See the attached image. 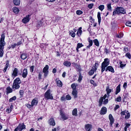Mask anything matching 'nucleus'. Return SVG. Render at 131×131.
<instances>
[{
	"label": "nucleus",
	"instance_id": "obj_62",
	"mask_svg": "<svg viewBox=\"0 0 131 131\" xmlns=\"http://www.w3.org/2000/svg\"><path fill=\"white\" fill-rule=\"evenodd\" d=\"M123 88L124 89H126V88H127V83L126 82H125L123 84Z\"/></svg>",
	"mask_w": 131,
	"mask_h": 131
},
{
	"label": "nucleus",
	"instance_id": "obj_56",
	"mask_svg": "<svg viewBox=\"0 0 131 131\" xmlns=\"http://www.w3.org/2000/svg\"><path fill=\"white\" fill-rule=\"evenodd\" d=\"M6 112H7L8 113H11V112H12V108H8L6 110Z\"/></svg>",
	"mask_w": 131,
	"mask_h": 131
},
{
	"label": "nucleus",
	"instance_id": "obj_14",
	"mask_svg": "<svg viewBox=\"0 0 131 131\" xmlns=\"http://www.w3.org/2000/svg\"><path fill=\"white\" fill-rule=\"evenodd\" d=\"M49 124L50 125H52V126H55L56 125V122H55V120L53 118H51L49 121Z\"/></svg>",
	"mask_w": 131,
	"mask_h": 131
},
{
	"label": "nucleus",
	"instance_id": "obj_28",
	"mask_svg": "<svg viewBox=\"0 0 131 131\" xmlns=\"http://www.w3.org/2000/svg\"><path fill=\"white\" fill-rule=\"evenodd\" d=\"M82 47H83V45H82V43H78L77 44V46L76 48L77 52H79V50H78V49H80V48H82Z\"/></svg>",
	"mask_w": 131,
	"mask_h": 131
},
{
	"label": "nucleus",
	"instance_id": "obj_22",
	"mask_svg": "<svg viewBox=\"0 0 131 131\" xmlns=\"http://www.w3.org/2000/svg\"><path fill=\"white\" fill-rule=\"evenodd\" d=\"M77 90H73L72 94L73 95L74 98H75V99H76V98H77Z\"/></svg>",
	"mask_w": 131,
	"mask_h": 131
},
{
	"label": "nucleus",
	"instance_id": "obj_59",
	"mask_svg": "<svg viewBox=\"0 0 131 131\" xmlns=\"http://www.w3.org/2000/svg\"><path fill=\"white\" fill-rule=\"evenodd\" d=\"M66 99V100H71V96H70V95H67Z\"/></svg>",
	"mask_w": 131,
	"mask_h": 131
},
{
	"label": "nucleus",
	"instance_id": "obj_29",
	"mask_svg": "<svg viewBox=\"0 0 131 131\" xmlns=\"http://www.w3.org/2000/svg\"><path fill=\"white\" fill-rule=\"evenodd\" d=\"M63 65L67 67H70V66H71V62L69 61H64L63 62Z\"/></svg>",
	"mask_w": 131,
	"mask_h": 131
},
{
	"label": "nucleus",
	"instance_id": "obj_33",
	"mask_svg": "<svg viewBox=\"0 0 131 131\" xmlns=\"http://www.w3.org/2000/svg\"><path fill=\"white\" fill-rule=\"evenodd\" d=\"M13 2L15 6H19L20 5V0H13Z\"/></svg>",
	"mask_w": 131,
	"mask_h": 131
},
{
	"label": "nucleus",
	"instance_id": "obj_23",
	"mask_svg": "<svg viewBox=\"0 0 131 131\" xmlns=\"http://www.w3.org/2000/svg\"><path fill=\"white\" fill-rule=\"evenodd\" d=\"M9 60H7L6 62L5 67L4 69V72H7V69L9 68Z\"/></svg>",
	"mask_w": 131,
	"mask_h": 131
},
{
	"label": "nucleus",
	"instance_id": "obj_57",
	"mask_svg": "<svg viewBox=\"0 0 131 131\" xmlns=\"http://www.w3.org/2000/svg\"><path fill=\"white\" fill-rule=\"evenodd\" d=\"M26 106H27V107L28 108H31V107H33V105H32V104H29V103L26 104Z\"/></svg>",
	"mask_w": 131,
	"mask_h": 131
},
{
	"label": "nucleus",
	"instance_id": "obj_63",
	"mask_svg": "<svg viewBox=\"0 0 131 131\" xmlns=\"http://www.w3.org/2000/svg\"><path fill=\"white\" fill-rule=\"evenodd\" d=\"M57 130H59V127H57V128H54L52 129V131H57Z\"/></svg>",
	"mask_w": 131,
	"mask_h": 131
},
{
	"label": "nucleus",
	"instance_id": "obj_8",
	"mask_svg": "<svg viewBox=\"0 0 131 131\" xmlns=\"http://www.w3.org/2000/svg\"><path fill=\"white\" fill-rule=\"evenodd\" d=\"M30 21V15H27L24 19H22L23 23L26 24V23H28V21Z\"/></svg>",
	"mask_w": 131,
	"mask_h": 131
},
{
	"label": "nucleus",
	"instance_id": "obj_50",
	"mask_svg": "<svg viewBox=\"0 0 131 131\" xmlns=\"http://www.w3.org/2000/svg\"><path fill=\"white\" fill-rule=\"evenodd\" d=\"M116 102H121V97L119 96L117 98L115 99Z\"/></svg>",
	"mask_w": 131,
	"mask_h": 131
},
{
	"label": "nucleus",
	"instance_id": "obj_61",
	"mask_svg": "<svg viewBox=\"0 0 131 131\" xmlns=\"http://www.w3.org/2000/svg\"><path fill=\"white\" fill-rule=\"evenodd\" d=\"M124 52L125 53H127V52H128V48H124Z\"/></svg>",
	"mask_w": 131,
	"mask_h": 131
},
{
	"label": "nucleus",
	"instance_id": "obj_32",
	"mask_svg": "<svg viewBox=\"0 0 131 131\" xmlns=\"http://www.w3.org/2000/svg\"><path fill=\"white\" fill-rule=\"evenodd\" d=\"M120 93V84H119L116 88V95H117Z\"/></svg>",
	"mask_w": 131,
	"mask_h": 131
},
{
	"label": "nucleus",
	"instance_id": "obj_13",
	"mask_svg": "<svg viewBox=\"0 0 131 131\" xmlns=\"http://www.w3.org/2000/svg\"><path fill=\"white\" fill-rule=\"evenodd\" d=\"M106 97H107V94H105L104 95L103 97H101V98L99 100V107H101V106H102V104H103V100H105V99H106Z\"/></svg>",
	"mask_w": 131,
	"mask_h": 131
},
{
	"label": "nucleus",
	"instance_id": "obj_35",
	"mask_svg": "<svg viewBox=\"0 0 131 131\" xmlns=\"http://www.w3.org/2000/svg\"><path fill=\"white\" fill-rule=\"evenodd\" d=\"M71 86L73 91V90H76V87L77 86V84H76V83H73V84H72Z\"/></svg>",
	"mask_w": 131,
	"mask_h": 131
},
{
	"label": "nucleus",
	"instance_id": "obj_4",
	"mask_svg": "<svg viewBox=\"0 0 131 131\" xmlns=\"http://www.w3.org/2000/svg\"><path fill=\"white\" fill-rule=\"evenodd\" d=\"M110 60L108 58H105L104 61L101 64V73H103L105 71V68L109 65Z\"/></svg>",
	"mask_w": 131,
	"mask_h": 131
},
{
	"label": "nucleus",
	"instance_id": "obj_24",
	"mask_svg": "<svg viewBox=\"0 0 131 131\" xmlns=\"http://www.w3.org/2000/svg\"><path fill=\"white\" fill-rule=\"evenodd\" d=\"M7 94H10L11 93H13V89L11 88V87L8 86L6 89Z\"/></svg>",
	"mask_w": 131,
	"mask_h": 131
},
{
	"label": "nucleus",
	"instance_id": "obj_60",
	"mask_svg": "<svg viewBox=\"0 0 131 131\" xmlns=\"http://www.w3.org/2000/svg\"><path fill=\"white\" fill-rule=\"evenodd\" d=\"M108 101L109 100H108V98L105 99V100L103 101V104H104V105H106V104H107Z\"/></svg>",
	"mask_w": 131,
	"mask_h": 131
},
{
	"label": "nucleus",
	"instance_id": "obj_25",
	"mask_svg": "<svg viewBox=\"0 0 131 131\" xmlns=\"http://www.w3.org/2000/svg\"><path fill=\"white\" fill-rule=\"evenodd\" d=\"M82 34V30H81V27H80L78 29V30L77 31V35H78V36H80V35H81V34Z\"/></svg>",
	"mask_w": 131,
	"mask_h": 131
},
{
	"label": "nucleus",
	"instance_id": "obj_5",
	"mask_svg": "<svg viewBox=\"0 0 131 131\" xmlns=\"http://www.w3.org/2000/svg\"><path fill=\"white\" fill-rule=\"evenodd\" d=\"M45 98L46 100H54L53 95L51 94V91L48 90L45 94Z\"/></svg>",
	"mask_w": 131,
	"mask_h": 131
},
{
	"label": "nucleus",
	"instance_id": "obj_41",
	"mask_svg": "<svg viewBox=\"0 0 131 131\" xmlns=\"http://www.w3.org/2000/svg\"><path fill=\"white\" fill-rule=\"evenodd\" d=\"M17 99V97L16 96H13V97L9 99V102H13V101H15Z\"/></svg>",
	"mask_w": 131,
	"mask_h": 131
},
{
	"label": "nucleus",
	"instance_id": "obj_55",
	"mask_svg": "<svg viewBox=\"0 0 131 131\" xmlns=\"http://www.w3.org/2000/svg\"><path fill=\"white\" fill-rule=\"evenodd\" d=\"M93 7H94V4H90L88 5L89 9H92Z\"/></svg>",
	"mask_w": 131,
	"mask_h": 131
},
{
	"label": "nucleus",
	"instance_id": "obj_47",
	"mask_svg": "<svg viewBox=\"0 0 131 131\" xmlns=\"http://www.w3.org/2000/svg\"><path fill=\"white\" fill-rule=\"evenodd\" d=\"M125 57H126V58H128V59H130L131 58V55L130 53H127L125 54Z\"/></svg>",
	"mask_w": 131,
	"mask_h": 131
},
{
	"label": "nucleus",
	"instance_id": "obj_38",
	"mask_svg": "<svg viewBox=\"0 0 131 131\" xmlns=\"http://www.w3.org/2000/svg\"><path fill=\"white\" fill-rule=\"evenodd\" d=\"M130 126V124L126 123L125 126L124 127V131H127V129H128V127Z\"/></svg>",
	"mask_w": 131,
	"mask_h": 131
},
{
	"label": "nucleus",
	"instance_id": "obj_6",
	"mask_svg": "<svg viewBox=\"0 0 131 131\" xmlns=\"http://www.w3.org/2000/svg\"><path fill=\"white\" fill-rule=\"evenodd\" d=\"M49 65H46L43 69V73H44V77H47L49 74Z\"/></svg>",
	"mask_w": 131,
	"mask_h": 131
},
{
	"label": "nucleus",
	"instance_id": "obj_12",
	"mask_svg": "<svg viewBox=\"0 0 131 131\" xmlns=\"http://www.w3.org/2000/svg\"><path fill=\"white\" fill-rule=\"evenodd\" d=\"M28 75V71L27 70V69H24L23 73L21 74L22 77L24 78H26L27 77V75Z\"/></svg>",
	"mask_w": 131,
	"mask_h": 131
},
{
	"label": "nucleus",
	"instance_id": "obj_3",
	"mask_svg": "<svg viewBox=\"0 0 131 131\" xmlns=\"http://www.w3.org/2000/svg\"><path fill=\"white\" fill-rule=\"evenodd\" d=\"M21 84V80L19 78H17L14 80L12 89L13 90H19L20 89V84Z\"/></svg>",
	"mask_w": 131,
	"mask_h": 131
},
{
	"label": "nucleus",
	"instance_id": "obj_42",
	"mask_svg": "<svg viewBox=\"0 0 131 131\" xmlns=\"http://www.w3.org/2000/svg\"><path fill=\"white\" fill-rule=\"evenodd\" d=\"M119 64H120V67L121 68H123V67H125V65H126V64L123 63V62H122V61H120Z\"/></svg>",
	"mask_w": 131,
	"mask_h": 131
},
{
	"label": "nucleus",
	"instance_id": "obj_27",
	"mask_svg": "<svg viewBox=\"0 0 131 131\" xmlns=\"http://www.w3.org/2000/svg\"><path fill=\"white\" fill-rule=\"evenodd\" d=\"M96 71H97V70H95V69L92 68L91 70L89 72V75H93L94 74V73H95V72H96Z\"/></svg>",
	"mask_w": 131,
	"mask_h": 131
},
{
	"label": "nucleus",
	"instance_id": "obj_26",
	"mask_svg": "<svg viewBox=\"0 0 131 131\" xmlns=\"http://www.w3.org/2000/svg\"><path fill=\"white\" fill-rule=\"evenodd\" d=\"M106 91L107 92V96H106L107 98L110 96L109 94H110V93H111V92H112V90L110 89H109V87H107L106 89Z\"/></svg>",
	"mask_w": 131,
	"mask_h": 131
},
{
	"label": "nucleus",
	"instance_id": "obj_39",
	"mask_svg": "<svg viewBox=\"0 0 131 131\" xmlns=\"http://www.w3.org/2000/svg\"><path fill=\"white\" fill-rule=\"evenodd\" d=\"M69 34H70L72 37H75V33L72 31H69Z\"/></svg>",
	"mask_w": 131,
	"mask_h": 131
},
{
	"label": "nucleus",
	"instance_id": "obj_64",
	"mask_svg": "<svg viewBox=\"0 0 131 131\" xmlns=\"http://www.w3.org/2000/svg\"><path fill=\"white\" fill-rule=\"evenodd\" d=\"M119 108V105H116V106L115 107L114 109L115 110H117Z\"/></svg>",
	"mask_w": 131,
	"mask_h": 131
},
{
	"label": "nucleus",
	"instance_id": "obj_36",
	"mask_svg": "<svg viewBox=\"0 0 131 131\" xmlns=\"http://www.w3.org/2000/svg\"><path fill=\"white\" fill-rule=\"evenodd\" d=\"M97 18L98 19V23L100 24L101 23V13L100 12H98Z\"/></svg>",
	"mask_w": 131,
	"mask_h": 131
},
{
	"label": "nucleus",
	"instance_id": "obj_17",
	"mask_svg": "<svg viewBox=\"0 0 131 131\" xmlns=\"http://www.w3.org/2000/svg\"><path fill=\"white\" fill-rule=\"evenodd\" d=\"M56 81L57 86H59V88H62V86H63V83H62L61 80L56 79Z\"/></svg>",
	"mask_w": 131,
	"mask_h": 131
},
{
	"label": "nucleus",
	"instance_id": "obj_45",
	"mask_svg": "<svg viewBox=\"0 0 131 131\" xmlns=\"http://www.w3.org/2000/svg\"><path fill=\"white\" fill-rule=\"evenodd\" d=\"M105 8V7L104 6V5H100L99 6L98 9H99V10H100V11H103V10H104V9Z\"/></svg>",
	"mask_w": 131,
	"mask_h": 131
},
{
	"label": "nucleus",
	"instance_id": "obj_18",
	"mask_svg": "<svg viewBox=\"0 0 131 131\" xmlns=\"http://www.w3.org/2000/svg\"><path fill=\"white\" fill-rule=\"evenodd\" d=\"M60 115L61 116V118L63 119V120H67L68 119V117L64 115L62 112H60Z\"/></svg>",
	"mask_w": 131,
	"mask_h": 131
},
{
	"label": "nucleus",
	"instance_id": "obj_20",
	"mask_svg": "<svg viewBox=\"0 0 131 131\" xmlns=\"http://www.w3.org/2000/svg\"><path fill=\"white\" fill-rule=\"evenodd\" d=\"M27 57H28V55L27 53H22L20 58L22 59V60H25L26 59H27Z\"/></svg>",
	"mask_w": 131,
	"mask_h": 131
},
{
	"label": "nucleus",
	"instance_id": "obj_31",
	"mask_svg": "<svg viewBox=\"0 0 131 131\" xmlns=\"http://www.w3.org/2000/svg\"><path fill=\"white\" fill-rule=\"evenodd\" d=\"M12 10L15 14H18V13H19V9L17 7H13Z\"/></svg>",
	"mask_w": 131,
	"mask_h": 131
},
{
	"label": "nucleus",
	"instance_id": "obj_58",
	"mask_svg": "<svg viewBox=\"0 0 131 131\" xmlns=\"http://www.w3.org/2000/svg\"><path fill=\"white\" fill-rule=\"evenodd\" d=\"M107 9H108L109 11H111V9H112L111 4H108V5H107Z\"/></svg>",
	"mask_w": 131,
	"mask_h": 131
},
{
	"label": "nucleus",
	"instance_id": "obj_10",
	"mask_svg": "<svg viewBox=\"0 0 131 131\" xmlns=\"http://www.w3.org/2000/svg\"><path fill=\"white\" fill-rule=\"evenodd\" d=\"M18 72H19V70H18V69L15 68L12 74V77H17V76H18Z\"/></svg>",
	"mask_w": 131,
	"mask_h": 131
},
{
	"label": "nucleus",
	"instance_id": "obj_11",
	"mask_svg": "<svg viewBox=\"0 0 131 131\" xmlns=\"http://www.w3.org/2000/svg\"><path fill=\"white\" fill-rule=\"evenodd\" d=\"M107 113V108L106 107H102L100 112V114L101 115H105Z\"/></svg>",
	"mask_w": 131,
	"mask_h": 131
},
{
	"label": "nucleus",
	"instance_id": "obj_30",
	"mask_svg": "<svg viewBox=\"0 0 131 131\" xmlns=\"http://www.w3.org/2000/svg\"><path fill=\"white\" fill-rule=\"evenodd\" d=\"M72 115L73 116H77V108H74L72 111Z\"/></svg>",
	"mask_w": 131,
	"mask_h": 131
},
{
	"label": "nucleus",
	"instance_id": "obj_52",
	"mask_svg": "<svg viewBox=\"0 0 131 131\" xmlns=\"http://www.w3.org/2000/svg\"><path fill=\"white\" fill-rule=\"evenodd\" d=\"M126 26H128L129 27H131V22L129 21H128L126 23Z\"/></svg>",
	"mask_w": 131,
	"mask_h": 131
},
{
	"label": "nucleus",
	"instance_id": "obj_40",
	"mask_svg": "<svg viewBox=\"0 0 131 131\" xmlns=\"http://www.w3.org/2000/svg\"><path fill=\"white\" fill-rule=\"evenodd\" d=\"M116 36L118 38H122L123 37V33H120L119 35H116Z\"/></svg>",
	"mask_w": 131,
	"mask_h": 131
},
{
	"label": "nucleus",
	"instance_id": "obj_46",
	"mask_svg": "<svg viewBox=\"0 0 131 131\" xmlns=\"http://www.w3.org/2000/svg\"><path fill=\"white\" fill-rule=\"evenodd\" d=\"M127 112H128V111L125 110L124 111H122V112H121V115L122 116H123L125 115V113L126 114Z\"/></svg>",
	"mask_w": 131,
	"mask_h": 131
},
{
	"label": "nucleus",
	"instance_id": "obj_19",
	"mask_svg": "<svg viewBox=\"0 0 131 131\" xmlns=\"http://www.w3.org/2000/svg\"><path fill=\"white\" fill-rule=\"evenodd\" d=\"M92 128V125L88 124L85 125V129L86 131H91V129Z\"/></svg>",
	"mask_w": 131,
	"mask_h": 131
},
{
	"label": "nucleus",
	"instance_id": "obj_48",
	"mask_svg": "<svg viewBox=\"0 0 131 131\" xmlns=\"http://www.w3.org/2000/svg\"><path fill=\"white\" fill-rule=\"evenodd\" d=\"M90 83H91V84H93L94 86H97V83H96V82H95V81L93 80H90Z\"/></svg>",
	"mask_w": 131,
	"mask_h": 131
},
{
	"label": "nucleus",
	"instance_id": "obj_34",
	"mask_svg": "<svg viewBox=\"0 0 131 131\" xmlns=\"http://www.w3.org/2000/svg\"><path fill=\"white\" fill-rule=\"evenodd\" d=\"M98 67H99V63L98 61H96L95 63V66L93 67L92 68H93L95 70H97L98 69Z\"/></svg>",
	"mask_w": 131,
	"mask_h": 131
},
{
	"label": "nucleus",
	"instance_id": "obj_15",
	"mask_svg": "<svg viewBox=\"0 0 131 131\" xmlns=\"http://www.w3.org/2000/svg\"><path fill=\"white\" fill-rule=\"evenodd\" d=\"M105 71L107 72V71H110V72H112V73H114V69L112 66H108L106 67V68L105 69Z\"/></svg>",
	"mask_w": 131,
	"mask_h": 131
},
{
	"label": "nucleus",
	"instance_id": "obj_53",
	"mask_svg": "<svg viewBox=\"0 0 131 131\" xmlns=\"http://www.w3.org/2000/svg\"><path fill=\"white\" fill-rule=\"evenodd\" d=\"M24 94V91L23 90L19 91V94L21 97H23V94Z\"/></svg>",
	"mask_w": 131,
	"mask_h": 131
},
{
	"label": "nucleus",
	"instance_id": "obj_9",
	"mask_svg": "<svg viewBox=\"0 0 131 131\" xmlns=\"http://www.w3.org/2000/svg\"><path fill=\"white\" fill-rule=\"evenodd\" d=\"M108 119L110 120V124L111 126H112L113 124L114 123V118L112 114H110L108 116Z\"/></svg>",
	"mask_w": 131,
	"mask_h": 131
},
{
	"label": "nucleus",
	"instance_id": "obj_16",
	"mask_svg": "<svg viewBox=\"0 0 131 131\" xmlns=\"http://www.w3.org/2000/svg\"><path fill=\"white\" fill-rule=\"evenodd\" d=\"M38 103V100L36 99V98H34V99L32 100L31 102L32 106H36L37 104Z\"/></svg>",
	"mask_w": 131,
	"mask_h": 131
},
{
	"label": "nucleus",
	"instance_id": "obj_49",
	"mask_svg": "<svg viewBox=\"0 0 131 131\" xmlns=\"http://www.w3.org/2000/svg\"><path fill=\"white\" fill-rule=\"evenodd\" d=\"M83 12L81 10H77L76 11L77 15H82V14H83Z\"/></svg>",
	"mask_w": 131,
	"mask_h": 131
},
{
	"label": "nucleus",
	"instance_id": "obj_37",
	"mask_svg": "<svg viewBox=\"0 0 131 131\" xmlns=\"http://www.w3.org/2000/svg\"><path fill=\"white\" fill-rule=\"evenodd\" d=\"M94 43H95V46H96V47H99V41L98 40V39H95L93 40Z\"/></svg>",
	"mask_w": 131,
	"mask_h": 131
},
{
	"label": "nucleus",
	"instance_id": "obj_7",
	"mask_svg": "<svg viewBox=\"0 0 131 131\" xmlns=\"http://www.w3.org/2000/svg\"><path fill=\"white\" fill-rule=\"evenodd\" d=\"M17 128L18 130L22 131L23 129H26V126L24 124V123L19 124L18 126H17Z\"/></svg>",
	"mask_w": 131,
	"mask_h": 131
},
{
	"label": "nucleus",
	"instance_id": "obj_2",
	"mask_svg": "<svg viewBox=\"0 0 131 131\" xmlns=\"http://www.w3.org/2000/svg\"><path fill=\"white\" fill-rule=\"evenodd\" d=\"M116 14H118V15H121V14L124 15V14H126V12H125V9H124V8L122 7H117L114 10L113 16L116 15Z\"/></svg>",
	"mask_w": 131,
	"mask_h": 131
},
{
	"label": "nucleus",
	"instance_id": "obj_43",
	"mask_svg": "<svg viewBox=\"0 0 131 131\" xmlns=\"http://www.w3.org/2000/svg\"><path fill=\"white\" fill-rule=\"evenodd\" d=\"M126 114H127V115H125V118L126 119H128V118H129V117H130V114H129V113H128V112H127V113H126Z\"/></svg>",
	"mask_w": 131,
	"mask_h": 131
},
{
	"label": "nucleus",
	"instance_id": "obj_44",
	"mask_svg": "<svg viewBox=\"0 0 131 131\" xmlns=\"http://www.w3.org/2000/svg\"><path fill=\"white\" fill-rule=\"evenodd\" d=\"M81 80H82V75H81V74L80 73L78 81H79V82H80V81H81Z\"/></svg>",
	"mask_w": 131,
	"mask_h": 131
},
{
	"label": "nucleus",
	"instance_id": "obj_1",
	"mask_svg": "<svg viewBox=\"0 0 131 131\" xmlns=\"http://www.w3.org/2000/svg\"><path fill=\"white\" fill-rule=\"evenodd\" d=\"M6 36L4 34L1 35V38L0 39V57L2 58L4 56V49L6 46V42L5 41V38Z\"/></svg>",
	"mask_w": 131,
	"mask_h": 131
},
{
	"label": "nucleus",
	"instance_id": "obj_51",
	"mask_svg": "<svg viewBox=\"0 0 131 131\" xmlns=\"http://www.w3.org/2000/svg\"><path fill=\"white\" fill-rule=\"evenodd\" d=\"M104 52L106 54H109L110 53V50L105 48L104 49Z\"/></svg>",
	"mask_w": 131,
	"mask_h": 131
},
{
	"label": "nucleus",
	"instance_id": "obj_21",
	"mask_svg": "<svg viewBox=\"0 0 131 131\" xmlns=\"http://www.w3.org/2000/svg\"><path fill=\"white\" fill-rule=\"evenodd\" d=\"M88 41L89 43V46L86 47V49H90V47H92L93 46V40L91 39V38H88Z\"/></svg>",
	"mask_w": 131,
	"mask_h": 131
},
{
	"label": "nucleus",
	"instance_id": "obj_54",
	"mask_svg": "<svg viewBox=\"0 0 131 131\" xmlns=\"http://www.w3.org/2000/svg\"><path fill=\"white\" fill-rule=\"evenodd\" d=\"M30 70L31 72H33L34 70V66H32L30 68Z\"/></svg>",
	"mask_w": 131,
	"mask_h": 131
}]
</instances>
